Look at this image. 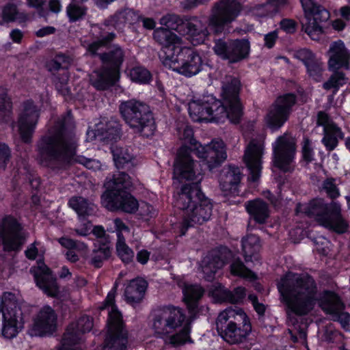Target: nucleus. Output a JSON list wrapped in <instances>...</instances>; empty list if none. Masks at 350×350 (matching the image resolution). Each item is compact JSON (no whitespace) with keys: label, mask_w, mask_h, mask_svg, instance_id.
<instances>
[{"label":"nucleus","mask_w":350,"mask_h":350,"mask_svg":"<svg viewBox=\"0 0 350 350\" xmlns=\"http://www.w3.org/2000/svg\"><path fill=\"white\" fill-rule=\"evenodd\" d=\"M10 37L12 40L13 42L19 43V42H21V41L23 37V33L21 30H19L18 29H13L10 32Z\"/></svg>","instance_id":"774afa93"},{"label":"nucleus","mask_w":350,"mask_h":350,"mask_svg":"<svg viewBox=\"0 0 350 350\" xmlns=\"http://www.w3.org/2000/svg\"><path fill=\"white\" fill-rule=\"evenodd\" d=\"M327 54L329 56L328 66L330 69L349 68L350 53L342 41L338 40L332 43Z\"/></svg>","instance_id":"cd10ccee"},{"label":"nucleus","mask_w":350,"mask_h":350,"mask_svg":"<svg viewBox=\"0 0 350 350\" xmlns=\"http://www.w3.org/2000/svg\"><path fill=\"white\" fill-rule=\"evenodd\" d=\"M110 254L111 251L109 248L107 246H103L94 252L91 262L94 267H100L102 262L108 258Z\"/></svg>","instance_id":"de8ad7c7"},{"label":"nucleus","mask_w":350,"mask_h":350,"mask_svg":"<svg viewBox=\"0 0 350 350\" xmlns=\"http://www.w3.org/2000/svg\"><path fill=\"white\" fill-rule=\"evenodd\" d=\"M111 152L117 167H123L129 163L133 165L135 163V157L129 147L115 146L111 148Z\"/></svg>","instance_id":"4c0bfd02"},{"label":"nucleus","mask_w":350,"mask_h":350,"mask_svg":"<svg viewBox=\"0 0 350 350\" xmlns=\"http://www.w3.org/2000/svg\"><path fill=\"white\" fill-rule=\"evenodd\" d=\"M68 205L77 213L79 219L81 221L85 217L92 215L95 208L93 203L82 197L71 198L69 200Z\"/></svg>","instance_id":"e433bc0d"},{"label":"nucleus","mask_w":350,"mask_h":350,"mask_svg":"<svg viewBox=\"0 0 350 350\" xmlns=\"http://www.w3.org/2000/svg\"><path fill=\"white\" fill-rule=\"evenodd\" d=\"M249 299L252 302L256 312L260 315L263 314L265 311V306L258 301L256 296L254 295H250Z\"/></svg>","instance_id":"052dcab7"},{"label":"nucleus","mask_w":350,"mask_h":350,"mask_svg":"<svg viewBox=\"0 0 350 350\" xmlns=\"http://www.w3.org/2000/svg\"><path fill=\"white\" fill-rule=\"evenodd\" d=\"M119 124L117 122L103 118L96 124L94 129L87 131V135L89 140H93L98 137L100 140L112 141L119 137Z\"/></svg>","instance_id":"bb28decb"},{"label":"nucleus","mask_w":350,"mask_h":350,"mask_svg":"<svg viewBox=\"0 0 350 350\" xmlns=\"http://www.w3.org/2000/svg\"><path fill=\"white\" fill-rule=\"evenodd\" d=\"M187 102L190 117L196 122H224L228 119V114L221 101L213 96L185 100Z\"/></svg>","instance_id":"f8f14e48"},{"label":"nucleus","mask_w":350,"mask_h":350,"mask_svg":"<svg viewBox=\"0 0 350 350\" xmlns=\"http://www.w3.org/2000/svg\"><path fill=\"white\" fill-rule=\"evenodd\" d=\"M314 153L309 139H305L302 145V157L307 163L314 160Z\"/></svg>","instance_id":"3c124183"},{"label":"nucleus","mask_w":350,"mask_h":350,"mask_svg":"<svg viewBox=\"0 0 350 350\" xmlns=\"http://www.w3.org/2000/svg\"><path fill=\"white\" fill-rule=\"evenodd\" d=\"M241 83L238 79L226 76L222 81L221 100L225 106L227 118L232 123H238L242 116V108L239 99Z\"/></svg>","instance_id":"dca6fc26"},{"label":"nucleus","mask_w":350,"mask_h":350,"mask_svg":"<svg viewBox=\"0 0 350 350\" xmlns=\"http://www.w3.org/2000/svg\"><path fill=\"white\" fill-rule=\"evenodd\" d=\"M22 227L14 217H5L0 223V240L5 251L18 250L23 243Z\"/></svg>","instance_id":"4be33fe9"},{"label":"nucleus","mask_w":350,"mask_h":350,"mask_svg":"<svg viewBox=\"0 0 350 350\" xmlns=\"http://www.w3.org/2000/svg\"><path fill=\"white\" fill-rule=\"evenodd\" d=\"M189 324L184 310L173 306L158 308L150 316V326L154 335L167 345H179L188 341Z\"/></svg>","instance_id":"20e7f679"},{"label":"nucleus","mask_w":350,"mask_h":350,"mask_svg":"<svg viewBox=\"0 0 350 350\" xmlns=\"http://www.w3.org/2000/svg\"><path fill=\"white\" fill-rule=\"evenodd\" d=\"M113 223L117 233L118 241H120V238H124V234H129V228L121 219H116L113 221Z\"/></svg>","instance_id":"6e6d98bb"},{"label":"nucleus","mask_w":350,"mask_h":350,"mask_svg":"<svg viewBox=\"0 0 350 350\" xmlns=\"http://www.w3.org/2000/svg\"><path fill=\"white\" fill-rule=\"evenodd\" d=\"M296 98L293 94H285L278 96L271 106L265 121L273 131L280 129L288 120Z\"/></svg>","instance_id":"6ab92c4d"},{"label":"nucleus","mask_w":350,"mask_h":350,"mask_svg":"<svg viewBox=\"0 0 350 350\" xmlns=\"http://www.w3.org/2000/svg\"><path fill=\"white\" fill-rule=\"evenodd\" d=\"M323 189L331 198H336L340 196V192L337 188L334 180L328 178L324 181Z\"/></svg>","instance_id":"8fccbe9b"},{"label":"nucleus","mask_w":350,"mask_h":350,"mask_svg":"<svg viewBox=\"0 0 350 350\" xmlns=\"http://www.w3.org/2000/svg\"><path fill=\"white\" fill-rule=\"evenodd\" d=\"M272 147L274 166L284 172L291 170L294 167L296 152L295 139L284 134L276 139Z\"/></svg>","instance_id":"f3484780"},{"label":"nucleus","mask_w":350,"mask_h":350,"mask_svg":"<svg viewBox=\"0 0 350 350\" xmlns=\"http://www.w3.org/2000/svg\"><path fill=\"white\" fill-rule=\"evenodd\" d=\"M241 5L236 0H222L216 5L210 16L208 25L216 33L221 32L224 25L239 15Z\"/></svg>","instance_id":"aec40b11"},{"label":"nucleus","mask_w":350,"mask_h":350,"mask_svg":"<svg viewBox=\"0 0 350 350\" xmlns=\"http://www.w3.org/2000/svg\"><path fill=\"white\" fill-rule=\"evenodd\" d=\"M343 137L342 132L336 125L325 126L322 142L327 150H334L338 145V139Z\"/></svg>","instance_id":"58836bf2"},{"label":"nucleus","mask_w":350,"mask_h":350,"mask_svg":"<svg viewBox=\"0 0 350 350\" xmlns=\"http://www.w3.org/2000/svg\"><path fill=\"white\" fill-rule=\"evenodd\" d=\"M147 286L146 281L142 278L132 280L124 291L126 301L131 304L141 301L144 298Z\"/></svg>","instance_id":"473e14b6"},{"label":"nucleus","mask_w":350,"mask_h":350,"mask_svg":"<svg viewBox=\"0 0 350 350\" xmlns=\"http://www.w3.org/2000/svg\"><path fill=\"white\" fill-rule=\"evenodd\" d=\"M119 109L125 122L135 133L147 137L153 135L156 126L146 105L130 100L122 102Z\"/></svg>","instance_id":"9d476101"},{"label":"nucleus","mask_w":350,"mask_h":350,"mask_svg":"<svg viewBox=\"0 0 350 350\" xmlns=\"http://www.w3.org/2000/svg\"><path fill=\"white\" fill-rule=\"evenodd\" d=\"M347 82V79L342 72L334 73L330 79L323 83V88L325 90L331 88L338 89L340 86L343 85Z\"/></svg>","instance_id":"09e8293b"},{"label":"nucleus","mask_w":350,"mask_h":350,"mask_svg":"<svg viewBox=\"0 0 350 350\" xmlns=\"http://www.w3.org/2000/svg\"><path fill=\"white\" fill-rule=\"evenodd\" d=\"M25 16L19 13L16 9V7L13 4L6 5L2 10L1 12V21H0V25L4 23H10L16 20H23Z\"/></svg>","instance_id":"a19ab883"},{"label":"nucleus","mask_w":350,"mask_h":350,"mask_svg":"<svg viewBox=\"0 0 350 350\" xmlns=\"http://www.w3.org/2000/svg\"><path fill=\"white\" fill-rule=\"evenodd\" d=\"M114 37L115 34L113 33H108L106 35L102 34L100 36L98 40L91 44H84V46L87 48L88 53L92 55H96L101 47L106 46Z\"/></svg>","instance_id":"c03bdc74"},{"label":"nucleus","mask_w":350,"mask_h":350,"mask_svg":"<svg viewBox=\"0 0 350 350\" xmlns=\"http://www.w3.org/2000/svg\"><path fill=\"white\" fill-rule=\"evenodd\" d=\"M177 284L182 288L184 301L188 308L194 310L198 306L199 299L204 293L203 289L198 285L187 284L182 279H180Z\"/></svg>","instance_id":"2f4dec72"},{"label":"nucleus","mask_w":350,"mask_h":350,"mask_svg":"<svg viewBox=\"0 0 350 350\" xmlns=\"http://www.w3.org/2000/svg\"><path fill=\"white\" fill-rule=\"evenodd\" d=\"M208 294L215 301H227L239 303L245 296V290L243 287H237L233 291L224 288L219 283H214L208 290Z\"/></svg>","instance_id":"c85d7f7f"},{"label":"nucleus","mask_w":350,"mask_h":350,"mask_svg":"<svg viewBox=\"0 0 350 350\" xmlns=\"http://www.w3.org/2000/svg\"><path fill=\"white\" fill-rule=\"evenodd\" d=\"M216 324L221 336L230 344L244 342L252 330L247 314L237 307L228 308L221 312Z\"/></svg>","instance_id":"6e6552de"},{"label":"nucleus","mask_w":350,"mask_h":350,"mask_svg":"<svg viewBox=\"0 0 350 350\" xmlns=\"http://www.w3.org/2000/svg\"><path fill=\"white\" fill-rule=\"evenodd\" d=\"M281 28L288 32L292 33L295 30V23L291 19H284L280 22Z\"/></svg>","instance_id":"e2e57ef3"},{"label":"nucleus","mask_w":350,"mask_h":350,"mask_svg":"<svg viewBox=\"0 0 350 350\" xmlns=\"http://www.w3.org/2000/svg\"><path fill=\"white\" fill-rule=\"evenodd\" d=\"M278 288L292 312L306 314L318 304L333 321H338L344 329L350 332V314L343 312L345 306L340 297L332 291L319 293L312 278L288 273L281 279Z\"/></svg>","instance_id":"f257e3e1"},{"label":"nucleus","mask_w":350,"mask_h":350,"mask_svg":"<svg viewBox=\"0 0 350 350\" xmlns=\"http://www.w3.org/2000/svg\"><path fill=\"white\" fill-rule=\"evenodd\" d=\"M38 111L31 101L24 103L15 126L22 140L29 142L34 132L38 120Z\"/></svg>","instance_id":"b1692460"},{"label":"nucleus","mask_w":350,"mask_h":350,"mask_svg":"<svg viewBox=\"0 0 350 350\" xmlns=\"http://www.w3.org/2000/svg\"><path fill=\"white\" fill-rule=\"evenodd\" d=\"M191 148L181 146L177 152L174 163V178L182 182L199 181L201 173L198 168V162L191 157Z\"/></svg>","instance_id":"a211bd4d"},{"label":"nucleus","mask_w":350,"mask_h":350,"mask_svg":"<svg viewBox=\"0 0 350 350\" xmlns=\"http://www.w3.org/2000/svg\"><path fill=\"white\" fill-rule=\"evenodd\" d=\"M297 213L313 217L320 225L338 233L345 232L348 224L341 217V206L337 202L325 204L323 199H316L307 204H298Z\"/></svg>","instance_id":"0eeeda50"},{"label":"nucleus","mask_w":350,"mask_h":350,"mask_svg":"<svg viewBox=\"0 0 350 350\" xmlns=\"http://www.w3.org/2000/svg\"><path fill=\"white\" fill-rule=\"evenodd\" d=\"M31 271L33 273L37 285L44 293L51 297L66 299L59 291L55 278L44 262H38V267L33 268Z\"/></svg>","instance_id":"a878e982"},{"label":"nucleus","mask_w":350,"mask_h":350,"mask_svg":"<svg viewBox=\"0 0 350 350\" xmlns=\"http://www.w3.org/2000/svg\"><path fill=\"white\" fill-rule=\"evenodd\" d=\"M58 241L63 247L68 249H72L77 247V243L74 240L67 237L60 238Z\"/></svg>","instance_id":"69168bd1"},{"label":"nucleus","mask_w":350,"mask_h":350,"mask_svg":"<svg viewBox=\"0 0 350 350\" xmlns=\"http://www.w3.org/2000/svg\"><path fill=\"white\" fill-rule=\"evenodd\" d=\"M51 64L53 68L57 70L61 68H66L70 64V59L63 54H60L56 57L55 59Z\"/></svg>","instance_id":"4d7b16f0"},{"label":"nucleus","mask_w":350,"mask_h":350,"mask_svg":"<svg viewBox=\"0 0 350 350\" xmlns=\"http://www.w3.org/2000/svg\"><path fill=\"white\" fill-rule=\"evenodd\" d=\"M104 185L106 190L101 200L103 205L108 210H120L131 213L138 209V201L126 191L132 185L131 178L127 174L118 172L107 177Z\"/></svg>","instance_id":"423d86ee"},{"label":"nucleus","mask_w":350,"mask_h":350,"mask_svg":"<svg viewBox=\"0 0 350 350\" xmlns=\"http://www.w3.org/2000/svg\"><path fill=\"white\" fill-rule=\"evenodd\" d=\"M136 18L133 10L126 9L116 14L111 18V23L116 28H121L124 24L133 23Z\"/></svg>","instance_id":"ea45409f"},{"label":"nucleus","mask_w":350,"mask_h":350,"mask_svg":"<svg viewBox=\"0 0 350 350\" xmlns=\"http://www.w3.org/2000/svg\"><path fill=\"white\" fill-rule=\"evenodd\" d=\"M125 52L118 45L113 46L109 53L100 55L103 67L90 75V81L97 90H104L118 80Z\"/></svg>","instance_id":"9b49d317"},{"label":"nucleus","mask_w":350,"mask_h":350,"mask_svg":"<svg viewBox=\"0 0 350 350\" xmlns=\"http://www.w3.org/2000/svg\"><path fill=\"white\" fill-rule=\"evenodd\" d=\"M66 12L70 21H76L84 16L85 10L83 5L72 2L67 7Z\"/></svg>","instance_id":"49530a36"},{"label":"nucleus","mask_w":350,"mask_h":350,"mask_svg":"<svg viewBox=\"0 0 350 350\" xmlns=\"http://www.w3.org/2000/svg\"><path fill=\"white\" fill-rule=\"evenodd\" d=\"M278 38V33L276 31L270 32L265 36V46L268 48H271L275 44V40Z\"/></svg>","instance_id":"0e129e2a"},{"label":"nucleus","mask_w":350,"mask_h":350,"mask_svg":"<svg viewBox=\"0 0 350 350\" xmlns=\"http://www.w3.org/2000/svg\"><path fill=\"white\" fill-rule=\"evenodd\" d=\"M10 150L5 144L0 143V170L3 169L10 157Z\"/></svg>","instance_id":"13d9d810"},{"label":"nucleus","mask_w":350,"mask_h":350,"mask_svg":"<svg viewBox=\"0 0 350 350\" xmlns=\"http://www.w3.org/2000/svg\"><path fill=\"white\" fill-rule=\"evenodd\" d=\"M117 241L116 251L118 256L124 263L131 262L134 257L133 251L126 244L125 238Z\"/></svg>","instance_id":"37998d69"},{"label":"nucleus","mask_w":350,"mask_h":350,"mask_svg":"<svg viewBox=\"0 0 350 350\" xmlns=\"http://www.w3.org/2000/svg\"><path fill=\"white\" fill-rule=\"evenodd\" d=\"M224 265V262L220 257L208 254L202 260L201 268L204 274L206 280H211L214 278V274L217 270L221 269Z\"/></svg>","instance_id":"f704fd0d"},{"label":"nucleus","mask_w":350,"mask_h":350,"mask_svg":"<svg viewBox=\"0 0 350 350\" xmlns=\"http://www.w3.org/2000/svg\"><path fill=\"white\" fill-rule=\"evenodd\" d=\"M288 2V0H268L267 5H260L258 9L267 10L271 9L272 12H277L279 9L284 7Z\"/></svg>","instance_id":"864d4df0"},{"label":"nucleus","mask_w":350,"mask_h":350,"mask_svg":"<svg viewBox=\"0 0 350 350\" xmlns=\"http://www.w3.org/2000/svg\"><path fill=\"white\" fill-rule=\"evenodd\" d=\"M154 38L162 45L163 66L180 75L191 77L202 69V59L195 49L184 46L181 38L161 27L154 31Z\"/></svg>","instance_id":"7ed1b4c3"},{"label":"nucleus","mask_w":350,"mask_h":350,"mask_svg":"<svg viewBox=\"0 0 350 350\" xmlns=\"http://www.w3.org/2000/svg\"><path fill=\"white\" fill-rule=\"evenodd\" d=\"M261 247L259 238L254 234H250L242 240V248L246 261L258 260V253Z\"/></svg>","instance_id":"c9c22d12"},{"label":"nucleus","mask_w":350,"mask_h":350,"mask_svg":"<svg viewBox=\"0 0 350 350\" xmlns=\"http://www.w3.org/2000/svg\"><path fill=\"white\" fill-rule=\"evenodd\" d=\"M265 152V136L259 135L252 138L245 147L244 162L250 172V178L256 181L262 169V157Z\"/></svg>","instance_id":"412c9836"},{"label":"nucleus","mask_w":350,"mask_h":350,"mask_svg":"<svg viewBox=\"0 0 350 350\" xmlns=\"http://www.w3.org/2000/svg\"><path fill=\"white\" fill-rule=\"evenodd\" d=\"M304 12L302 28L311 39L317 40L323 33L321 23L329 18V12L313 0H300Z\"/></svg>","instance_id":"2eb2a0df"},{"label":"nucleus","mask_w":350,"mask_h":350,"mask_svg":"<svg viewBox=\"0 0 350 350\" xmlns=\"http://www.w3.org/2000/svg\"><path fill=\"white\" fill-rule=\"evenodd\" d=\"M174 206L185 211L180 233L184 235L189 227L202 225L212 215L213 204L199 189L197 185H186L174 196Z\"/></svg>","instance_id":"39448f33"},{"label":"nucleus","mask_w":350,"mask_h":350,"mask_svg":"<svg viewBox=\"0 0 350 350\" xmlns=\"http://www.w3.org/2000/svg\"><path fill=\"white\" fill-rule=\"evenodd\" d=\"M68 80V75L66 70L62 73V77L57 79L55 81V86L58 91L61 92L64 95L69 94V89L67 87V82Z\"/></svg>","instance_id":"5fc2aeb1"},{"label":"nucleus","mask_w":350,"mask_h":350,"mask_svg":"<svg viewBox=\"0 0 350 350\" xmlns=\"http://www.w3.org/2000/svg\"><path fill=\"white\" fill-rule=\"evenodd\" d=\"M12 103L10 98L5 96L0 98V120H4L11 112Z\"/></svg>","instance_id":"603ef678"},{"label":"nucleus","mask_w":350,"mask_h":350,"mask_svg":"<svg viewBox=\"0 0 350 350\" xmlns=\"http://www.w3.org/2000/svg\"><path fill=\"white\" fill-rule=\"evenodd\" d=\"M131 79L139 83H147L151 79L150 72L143 67H135L129 71Z\"/></svg>","instance_id":"79ce46f5"},{"label":"nucleus","mask_w":350,"mask_h":350,"mask_svg":"<svg viewBox=\"0 0 350 350\" xmlns=\"http://www.w3.org/2000/svg\"><path fill=\"white\" fill-rule=\"evenodd\" d=\"M294 56L305 65L308 75L315 81L321 80L323 71L322 63L316 57L315 55L308 49L297 50Z\"/></svg>","instance_id":"c756f323"},{"label":"nucleus","mask_w":350,"mask_h":350,"mask_svg":"<svg viewBox=\"0 0 350 350\" xmlns=\"http://www.w3.org/2000/svg\"><path fill=\"white\" fill-rule=\"evenodd\" d=\"M215 53L224 59L234 63L245 58L250 52V43L246 40H235L226 42L222 40L215 42Z\"/></svg>","instance_id":"5701e85b"},{"label":"nucleus","mask_w":350,"mask_h":350,"mask_svg":"<svg viewBox=\"0 0 350 350\" xmlns=\"http://www.w3.org/2000/svg\"><path fill=\"white\" fill-rule=\"evenodd\" d=\"M57 316L49 306L42 307L34 319L30 330L31 336H43L53 334L57 328Z\"/></svg>","instance_id":"393cba45"},{"label":"nucleus","mask_w":350,"mask_h":350,"mask_svg":"<svg viewBox=\"0 0 350 350\" xmlns=\"http://www.w3.org/2000/svg\"><path fill=\"white\" fill-rule=\"evenodd\" d=\"M317 123L319 125L323 126L324 131L325 130V126H327L336 125L329 120L328 116L322 111L318 113Z\"/></svg>","instance_id":"680f3d73"},{"label":"nucleus","mask_w":350,"mask_h":350,"mask_svg":"<svg viewBox=\"0 0 350 350\" xmlns=\"http://www.w3.org/2000/svg\"><path fill=\"white\" fill-rule=\"evenodd\" d=\"M178 136L182 146L195 151L196 155L206 161L210 170L219 166L226 159V152L224 143L221 140H213L209 144L202 146L193 138V131L187 124H182L178 128Z\"/></svg>","instance_id":"1a4fd4ad"},{"label":"nucleus","mask_w":350,"mask_h":350,"mask_svg":"<svg viewBox=\"0 0 350 350\" xmlns=\"http://www.w3.org/2000/svg\"><path fill=\"white\" fill-rule=\"evenodd\" d=\"M0 312L3 317L2 334L5 338L16 336L23 327L21 306L14 294L5 292L0 297Z\"/></svg>","instance_id":"ddd939ff"},{"label":"nucleus","mask_w":350,"mask_h":350,"mask_svg":"<svg viewBox=\"0 0 350 350\" xmlns=\"http://www.w3.org/2000/svg\"><path fill=\"white\" fill-rule=\"evenodd\" d=\"M139 214L145 217H152L156 213V210L149 204L142 202L139 204L138 209Z\"/></svg>","instance_id":"bf43d9fd"},{"label":"nucleus","mask_w":350,"mask_h":350,"mask_svg":"<svg viewBox=\"0 0 350 350\" xmlns=\"http://www.w3.org/2000/svg\"><path fill=\"white\" fill-rule=\"evenodd\" d=\"M78 137L65 123H62L54 134L43 137L38 145V162L51 168L79 163L93 171L103 170L105 166L100 161L77 155Z\"/></svg>","instance_id":"f03ea898"},{"label":"nucleus","mask_w":350,"mask_h":350,"mask_svg":"<svg viewBox=\"0 0 350 350\" xmlns=\"http://www.w3.org/2000/svg\"><path fill=\"white\" fill-rule=\"evenodd\" d=\"M160 23L168 30L175 29L179 33L186 36L193 45L204 43L208 36L206 26L196 18L180 21L176 15H167L161 18Z\"/></svg>","instance_id":"4468645a"},{"label":"nucleus","mask_w":350,"mask_h":350,"mask_svg":"<svg viewBox=\"0 0 350 350\" xmlns=\"http://www.w3.org/2000/svg\"><path fill=\"white\" fill-rule=\"evenodd\" d=\"M241 172L238 167H229L223 170L220 177V186L225 195L238 193V185Z\"/></svg>","instance_id":"7c9ffc66"},{"label":"nucleus","mask_w":350,"mask_h":350,"mask_svg":"<svg viewBox=\"0 0 350 350\" xmlns=\"http://www.w3.org/2000/svg\"><path fill=\"white\" fill-rule=\"evenodd\" d=\"M231 273L249 280H254L256 276L250 269H247L239 259L234 260L230 266Z\"/></svg>","instance_id":"a18cd8bd"},{"label":"nucleus","mask_w":350,"mask_h":350,"mask_svg":"<svg viewBox=\"0 0 350 350\" xmlns=\"http://www.w3.org/2000/svg\"><path fill=\"white\" fill-rule=\"evenodd\" d=\"M246 209L251 217L259 224L265 223L269 216L267 204L259 199L248 202Z\"/></svg>","instance_id":"72a5a7b5"},{"label":"nucleus","mask_w":350,"mask_h":350,"mask_svg":"<svg viewBox=\"0 0 350 350\" xmlns=\"http://www.w3.org/2000/svg\"><path fill=\"white\" fill-rule=\"evenodd\" d=\"M55 29L53 27L47 26L42 27L36 32L38 37H44L55 32Z\"/></svg>","instance_id":"338daca9"}]
</instances>
